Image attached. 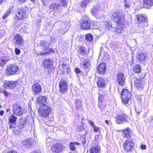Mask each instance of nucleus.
I'll list each match as a JSON object with an SVG mask.
<instances>
[{"label": "nucleus", "mask_w": 153, "mask_h": 153, "mask_svg": "<svg viewBox=\"0 0 153 153\" xmlns=\"http://www.w3.org/2000/svg\"><path fill=\"white\" fill-rule=\"evenodd\" d=\"M75 71L78 76V74H82V71H81L78 68H76L75 69Z\"/></svg>", "instance_id": "8fccbe9b"}, {"label": "nucleus", "mask_w": 153, "mask_h": 153, "mask_svg": "<svg viewBox=\"0 0 153 153\" xmlns=\"http://www.w3.org/2000/svg\"><path fill=\"white\" fill-rule=\"evenodd\" d=\"M111 14L114 21L118 26L115 29V32L117 34L121 33L124 27L125 23L124 16L117 12H112Z\"/></svg>", "instance_id": "f257e3e1"}, {"label": "nucleus", "mask_w": 153, "mask_h": 153, "mask_svg": "<svg viewBox=\"0 0 153 153\" xmlns=\"http://www.w3.org/2000/svg\"><path fill=\"white\" fill-rule=\"evenodd\" d=\"M47 97L45 96L39 95L36 98V102L40 106L45 105L47 103Z\"/></svg>", "instance_id": "9b49d317"}, {"label": "nucleus", "mask_w": 153, "mask_h": 153, "mask_svg": "<svg viewBox=\"0 0 153 153\" xmlns=\"http://www.w3.org/2000/svg\"><path fill=\"white\" fill-rule=\"evenodd\" d=\"M44 5H47V3L49 0H41Z\"/></svg>", "instance_id": "6e6d98bb"}, {"label": "nucleus", "mask_w": 153, "mask_h": 153, "mask_svg": "<svg viewBox=\"0 0 153 153\" xmlns=\"http://www.w3.org/2000/svg\"><path fill=\"white\" fill-rule=\"evenodd\" d=\"M147 120L149 122H151L153 120V116L149 117Z\"/></svg>", "instance_id": "bf43d9fd"}, {"label": "nucleus", "mask_w": 153, "mask_h": 153, "mask_svg": "<svg viewBox=\"0 0 153 153\" xmlns=\"http://www.w3.org/2000/svg\"><path fill=\"white\" fill-rule=\"evenodd\" d=\"M89 123L93 127L94 126V123L91 120H89Z\"/></svg>", "instance_id": "13d9d810"}, {"label": "nucleus", "mask_w": 153, "mask_h": 153, "mask_svg": "<svg viewBox=\"0 0 153 153\" xmlns=\"http://www.w3.org/2000/svg\"><path fill=\"white\" fill-rule=\"evenodd\" d=\"M15 51L16 55H19L21 52L20 50L17 48H15Z\"/></svg>", "instance_id": "5fc2aeb1"}, {"label": "nucleus", "mask_w": 153, "mask_h": 153, "mask_svg": "<svg viewBox=\"0 0 153 153\" xmlns=\"http://www.w3.org/2000/svg\"><path fill=\"white\" fill-rule=\"evenodd\" d=\"M80 25L81 28L84 30L95 29L97 27L96 22L86 20H83L80 23Z\"/></svg>", "instance_id": "7ed1b4c3"}, {"label": "nucleus", "mask_w": 153, "mask_h": 153, "mask_svg": "<svg viewBox=\"0 0 153 153\" xmlns=\"http://www.w3.org/2000/svg\"><path fill=\"white\" fill-rule=\"evenodd\" d=\"M61 67L62 68V74L65 75L67 74H68L70 73L71 71L68 65L63 63Z\"/></svg>", "instance_id": "cd10ccee"}, {"label": "nucleus", "mask_w": 153, "mask_h": 153, "mask_svg": "<svg viewBox=\"0 0 153 153\" xmlns=\"http://www.w3.org/2000/svg\"><path fill=\"white\" fill-rule=\"evenodd\" d=\"M7 153H17L16 151L15 150H11L9 151Z\"/></svg>", "instance_id": "e2e57ef3"}, {"label": "nucleus", "mask_w": 153, "mask_h": 153, "mask_svg": "<svg viewBox=\"0 0 153 153\" xmlns=\"http://www.w3.org/2000/svg\"><path fill=\"white\" fill-rule=\"evenodd\" d=\"M98 106L99 107L100 109L101 110L103 111L104 110V109L106 107V104H102V103L99 102Z\"/></svg>", "instance_id": "c03bdc74"}, {"label": "nucleus", "mask_w": 153, "mask_h": 153, "mask_svg": "<svg viewBox=\"0 0 153 153\" xmlns=\"http://www.w3.org/2000/svg\"><path fill=\"white\" fill-rule=\"evenodd\" d=\"M53 63V60L51 59H47L42 62V65L46 69H50L52 68Z\"/></svg>", "instance_id": "a211bd4d"}, {"label": "nucleus", "mask_w": 153, "mask_h": 153, "mask_svg": "<svg viewBox=\"0 0 153 153\" xmlns=\"http://www.w3.org/2000/svg\"><path fill=\"white\" fill-rule=\"evenodd\" d=\"M105 63H101L98 66L97 68V72L100 74H104L106 70Z\"/></svg>", "instance_id": "5701e85b"}, {"label": "nucleus", "mask_w": 153, "mask_h": 153, "mask_svg": "<svg viewBox=\"0 0 153 153\" xmlns=\"http://www.w3.org/2000/svg\"><path fill=\"white\" fill-rule=\"evenodd\" d=\"M105 27L107 30H110L112 28L111 25L109 23H107L105 25Z\"/></svg>", "instance_id": "de8ad7c7"}, {"label": "nucleus", "mask_w": 153, "mask_h": 153, "mask_svg": "<svg viewBox=\"0 0 153 153\" xmlns=\"http://www.w3.org/2000/svg\"><path fill=\"white\" fill-rule=\"evenodd\" d=\"M26 120L25 119L21 118L18 120L17 127L19 129L25 128L26 126Z\"/></svg>", "instance_id": "b1692460"}, {"label": "nucleus", "mask_w": 153, "mask_h": 153, "mask_svg": "<svg viewBox=\"0 0 153 153\" xmlns=\"http://www.w3.org/2000/svg\"><path fill=\"white\" fill-rule=\"evenodd\" d=\"M17 81H6L4 83V86L7 89L14 88L17 85Z\"/></svg>", "instance_id": "f3484780"}, {"label": "nucleus", "mask_w": 153, "mask_h": 153, "mask_svg": "<svg viewBox=\"0 0 153 153\" xmlns=\"http://www.w3.org/2000/svg\"><path fill=\"white\" fill-rule=\"evenodd\" d=\"M147 55L143 53H138L136 56V59L138 62L145 61L147 59Z\"/></svg>", "instance_id": "a878e982"}, {"label": "nucleus", "mask_w": 153, "mask_h": 153, "mask_svg": "<svg viewBox=\"0 0 153 153\" xmlns=\"http://www.w3.org/2000/svg\"><path fill=\"white\" fill-rule=\"evenodd\" d=\"M90 0H83L81 2V6L82 7H85L89 3Z\"/></svg>", "instance_id": "a19ab883"}, {"label": "nucleus", "mask_w": 153, "mask_h": 153, "mask_svg": "<svg viewBox=\"0 0 153 153\" xmlns=\"http://www.w3.org/2000/svg\"><path fill=\"white\" fill-rule=\"evenodd\" d=\"M142 106L138 105L135 107V111L137 113L139 114L142 111Z\"/></svg>", "instance_id": "49530a36"}, {"label": "nucleus", "mask_w": 153, "mask_h": 153, "mask_svg": "<svg viewBox=\"0 0 153 153\" xmlns=\"http://www.w3.org/2000/svg\"><path fill=\"white\" fill-rule=\"evenodd\" d=\"M97 84L99 88H104L105 86V81L104 79L100 78L97 81Z\"/></svg>", "instance_id": "7c9ffc66"}, {"label": "nucleus", "mask_w": 153, "mask_h": 153, "mask_svg": "<svg viewBox=\"0 0 153 153\" xmlns=\"http://www.w3.org/2000/svg\"><path fill=\"white\" fill-rule=\"evenodd\" d=\"M12 111L14 114L19 116H21L24 112L22 106L17 103H16L12 105Z\"/></svg>", "instance_id": "6e6552de"}, {"label": "nucleus", "mask_w": 153, "mask_h": 153, "mask_svg": "<svg viewBox=\"0 0 153 153\" xmlns=\"http://www.w3.org/2000/svg\"><path fill=\"white\" fill-rule=\"evenodd\" d=\"M106 91H104L102 93H99L98 100L99 103H102L104 100V97L106 95Z\"/></svg>", "instance_id": "e433bc0d"}, {"label": "nucleus", "mask_w": 153, "mask_h": 153, "mask_svg": "<svg viewBox=\"0 0 153 153\" xmlns=\"http://www.w3.org/2000/svg\"><path fill=\"white\" fill-rule=\"evenodd\" d=\"M31 88L33 92L35 95L39 94L42 91V87L41 85L37 83L33 84Z\"/></svg>", "instance_id": "4468645a"}, {"label": "nucleus", "mask_w": 153, "mask_h": 153, "mask_svg": "<svg viewBox=\"0 0 153 153\" xmlns=\"http://www.w3.org/2000/svg\"><path fill=\"white\" fill-rule=\"evenodd\" d=\"M134 86L140 90H142L143 88V85L142 83V80L140 78L137 77L134 79Z\"/></svg>", "instance_id": "2eb2a0df"}, {"label": "nucleus", "mask_w": 153, "mask_h": 153, "mask_svg": "<svg viewBox=\"0 0 153 153\" xmlns=\"http://www.w3.org/2000/svg\"><path fill=\"white\" fill-rule=\"evenodd\" d=\"M6 72L8 76L18 74L19 72V67L16 65L11 64L7 67Z\"/></svg>", "instance_id": "39448f33"}, {"label": "nucleus", "mask_w": 153, "mask_h": 153, "mask_svg": "<svg viewBox=\"0 0 153 153\" xmlns=\"http://www.w3.org/2000/svg\"><path fill=\"white\" fill-rule=\"evenodd\" d=\"M105 122L106 124H107L108 125H109V122L108 120H106L105 121Z\"/></svg>", "instance_id": "774afa93"}, {"label": "nucleus", "mask_w": 153, "mask_h": 153, "mask_svg": "<svg viewBox=\"0 0 153 153\" xmlns=\"http://www.w3.org/2000/svg\"><path fill=\"white\" fill-rule=\"evenodd\" d=\"M0 92L3 93L5 97L7 96L9 94V93L5 89L2 91L1 90Z\"/></svg>", "instance_id": "3c124183"}, {"label": "nucleus", "mask_w": 153, "mask_h": 153, "mask_svg": "<svg viewBox=\"0 0 153 153\" xmlns=\"http://www.w3.org/2000/svg\"><path fill=\"white\" fill-rule=\"evenodd\" d=\"M41 19H42L41 17L38 16V18H37V19H36V21L38 24H39L41 22Z\"/></svg>", "instance_id": "4d7b16f0"}, {"label": "nucleus", "mask_w": 153, "mask_h": 153, "mask_svg": "<svg viewBox=\"0 0 153 153\" xmlns=\"http://www.w3.org/2000/svg\"><path fill=\"white\" fill-rule=\"evenodd\" d=\"M46 53V52H42V53H39V54L42 55H44Z\"/></svg>", "instance_id": "338daca9"}, {"label": "nucleus", "mask_w": 153, "mask_h": 153, "mask_svg": "<svg viewBox=\"0 0 153 153\" xmlns=\"http://www.w3.org/2000/svg\"><path fill=\"white\" fill-rule=\"evenodd\" d=\"M85 39L88 42L92 43L93 42V36L90 33H88L85 36Z\"/></svg>", "instance_id": "c9c22d12"}, {"label": "nucleus", "mask_w": 153, "mask_h": 153, "mask_svg": "<svg viewBox=\"0 0 153 153\" xmlns=\"http://www.w3.org/2000/svg\"><path fill=\"white\" fill-rule=\"evenodd\" d=\"M49 42L46 41L42 40L40 41V45L43 47V49L45 50H46L49 45Z\"/></svg>", "instance_id": "2f4dec72"}, {"label": "nucleus", "mask_w": 153, "mask_h": 153, "mask_svg": "<svg viewBox=\"0 0 153 153\" xmlns=\"http://www.w3.org/2000/svg\"><path fill=\"white\" fill-rule=\"evenodd\" d=\"M124 6L125 7L128 8L130 7V4L129 2H128L127 0H124Z\"/></svg>", "instance_id": "09e8293b"}, {"label": "nucleus", "mask_w": 153, "mask_h": 153, "mask_svg": "<svg viewBox=\"0 0 153 153\" xmlns=\"http://www.w3.org/2000/svg\"><path fill=\"white\" fill-rule=\"evenodd\" d=\"M121 95L123 103L127 106V105L131 98V94L129 91L127 89H123L121 91Z\"/></svg>", "instance_id": "0eeeda50"}, {"label": "nucleus", "mask_w": 153, "mask_h": 153, "mask_svg": "<svg viewBox=\"0 0 153 153\" xmlns=\"http://www.w3.org/2000/svg\"><path fill=\"white\" fill-rule=\"evenodd\" d=\"M11 13L10 10L8 9L7 12L4 14L3 16V19H4L9 16Z\"/></svg>", "instance_id": "a18cd8bd"}, {"label": "nucleus", "mask_w": 153, "mask_h": 153, "mask_svg": "<svg viewBox=\"0 0 153 153\" xmlns=\"http://www.w3.org/2000/svg\"><path fill=\"white\" fill-rule=\"evenodd\" d=\"M79 130L80 131L83 132V131L84 133H82V135H84L85 136L87 133L86 131H85V129L84 128L83 126H80L79 127Z\"/></svg>", "instance_id": "37998d69"}, {"label": "nucleus", "mask_w": 153, "mask_h": 153, "mask_svg": "<svg viewBox=\"0 0 153 153\" xmlns=\"http://www.w3.org/2000/svg\"><path fill=\"white\" fill-rule=\"evenodd\" d=\"M141 67L140 65H135L134 66L133 71L136 73L139 74L141 72Z\"/></svg>", "instance_id": "4c0bfd02"}, {"label": "nucleus", "mask_w": 153, "mask_h": 153, "mask_svg": "<svg viewBox=\"0 0 153 153\" xmlns=\"http://www.w3.org/2000/svg\"><path fill=\"white\" fill-rule=\"evenodd\" d=\"M100 7L98 6H95L91 10V12L93 14L97 13L99 11Z\"/></svg>", "instance_id": "ea45409f"}, {"label": "nucleus", "mask_w": 153, "mask_h": 153, "mask_svg": "<svg viewBox=\"0 0 153 153\" xmlns=\"http://www.w3.org/2000/svg\"><path fill=\"white\" fill-rule=\"evenodd\" d=\"M143 6L145 8H150L153 6V0H143Z\"/></svg>", "instance_id": "bb28decb"}, {"label": "nucleus", "mask_w": 153, "mask_h": 153, "mask_svg": "<svg viewBox=\"0 0 153 153\" xmlns=\"http://www.w3.org/2000/svg\"><path fill=\"white\" fill-rule=\"evenodd\" d=\"M76 108L78 110H82V105L81 104V100L78 99L75 100Z\"/></svg>", "instance_id": "f704fd0d"}, {"label": "nucleus", "mask_w": 153, "mask_h": 153, "mask_svg": "<svg viewBox=\"0 0 153 153\" xmlns=\"http://www.w3.org/2000/svg\"><path fill=\"white\" fill-rule=\"evenodd\" d=\"M67 0H62L59 3H53L49 6V8L51 12L53 11H60L63 8V7L67 6Z\"/></svg>", "instance_id": "f03ea898"}, {"label": "nucleus", "mask_w": 153, "mask_h": 153, "mask_svg": "<svg viewBox=\"0 0 153 153\" xmlns=\"http://www.w3.org/2000/svg\"><path fill=\"white\" fill-rule=\"evenodd\" d=\"M138 105L143 106L144 105V101L142 100L141 97H140L138 98Z\"/></svg>", "instance_id": "79ce46f5"}, {"label": "nucleus", "mask_w": 153, "mask_h": 153, "mask_svg": "<svg viewBox=\"0 0 153 153\" xmlns=\"http://www.w3.org/2000/svg\"><path fill=\"white\" fill-rule=\"evenodd\" d=\"M123 146V149L126 152H131L134 149V143L132 139H129L124 141Z\"/></svg>", "instance_id": "423d86ee"}, {"label": "nucleus", "mask_w": 153, "mask_h": 153, "mask_svg": "<svg viewBox=\"0 0 153 153\" xmlns=\"http://www.w3.org/2000/svg\"><path fill=\"white\" fill-rule=\"evenodd\" d=\"M147 18L142 14H139L136 16V19L135 20V22L137 24H141L142 27H146L147 24Z\"/></svg>", "instance_id": "1a4fd4ad"}, {"label": "nucleus", "mask_w": 153, "mask_h": 153, "mask_svg": "<svg viewBox=\"0 0 153 153\" xmlns=\"http://www.w3.org/2000/svg\"><path fill=\"white\" fill-rule=\"evenodd\" d=\"M35 143L36 142L31 139L24 140L22 143L23 146L27 148H29L30 146H33Z\"/></svg>", "instance_id": "aec40b11"}, {"label": "nucleus", "mask_w": 153, "mask_h": 153, "mask_svg": "<svg viewBox=\"0 0 153 153\" xmlns=\"http://www.w3.org/2000/svg\"><path fill=\"white\" fill-rule=\"evenodd\" d=\"M93 129L94 131L95 132H98L99 131L100 132V131L99 129V127H96L95 126H94L93 127Z\"/></svg>", "instance_id": "864d4df0"}, {"label": "nucleus", "mask_w": 153, "mask_h": 153, "mask_svg": "<svg viewBox=\"0 0 153 153\" xmlns=\"http://www.w3.org/2000/svg\"><path fill=\"white\" fill-rule=\"evenodd\" d=\"M123 137L128 139H132L131 138L133 134L131 130L128 128H125L123 131L122 134Z\"/></svg>", "instance_id": "4be33fe9"}, {"label": "nucleus", "mask_w": 153, "mask_h": 153, "mask_svg": "<svg viewBox=\"0 0 153 153\" xmlns=\"http://www.w3.org/2000/svg\"><path fill=\"white\" fill-rule=\"evenodd\" d=\"M19 1L21 2V3H23V2H25L26 0H18Z\"/></svg>", "instance_id": "69168bd1"}, {"label": "nucleus", "mask_w": 153, "mask_h": 153, "mask_svg": "<svg viewBox=\"0 0 153 153\" xmlns=\"http://www.w3.org/2000/svg\"><path fill=\"white\" fill-rule=\"evenodd\" d=\"M141 148L143 149H145L146 148V146L145 145L141 144Z\"/></svg>", "instance_id": "680f3d73"}, {"label": "nucleus", "mask_w": 153, "mask_h": 153, "mask_svg": "<svg viewBox=\"0 0 153 153\" xmlns=\"http://www.w3.org/2000/svg\"><path fill=\"white\" fill-rule=\"evenodd\" d=\"M85 136L84 137V139L82 141V143L84 145V144H85L86 143V137L85 136Z\"/></svg>", "instance_id": "052dcab7"}, {"label": "nucleus", "mask_w": 153, "mask_h": 153, "mask_svg": "<svg viewBox=\"0 0 153 153\" xmlns=\"http://www.w3.org/2000/svg\"><path fill=\"white\" fill-rule=\"evenodd\" d=\"M59 92L60 93L63 94L67 91L68 89V85L65 80H61L59 82Z\"/></svg>", "instance_id": "9d476101"}, {"label": "nucleus", "mask_w": 153, "mask_h": 153, "mask_svg": "<svg viewBox=\"0 0 153 153\" xmlns=\"http://www.w3.org/2000/svg\"><path fill=\"white\" fill-rule=\"evenodd\" d=\"M12 42L13 43L19 46L22 45L24 42L23 40L22 36L18 34L16 35Z\"/></svg>", "instance_id": "dca6fc26"}, {"label": "nucleus", "mask_w": 153, "mask_h": 153, "mask_svg": "<svg viewBox=\"0 0 153 153\" xmlns=\"http://www.w3.org/2000/svg\"><path fill=\"white\" fill-rule=\"evenodd\" d=\"M82 64L83 68H87L89 67L91 65L90 60L88 59H84L82 61Z\"/></svg>", "instance_id": "473e14b6"}, {"label": "nucleus", "mask_w": 153, "mask_h": 153, "mask_svg": "<svg viewBox=\"0 0 153 153\" xmlns=\"http://www.w3.org/2000/svg\"><path fill=\"white\" fill-rule=\"evenodd\" d=\"M39 114L40 116L46 117L51 114V108L47 105L40 106L38 109Z\"/></svg>", "instance_id": "20e7f679"}, {"label": "nucleus", "mask_w": 153, "mask_h": 153, "mask_svg": "<svg viewBox=\"0 0 153 153\" xmlns=\"http://www.w3.org/2000/svg\"><path fill=\"white\" fill-rule=\"evenodd\" d=\"M78 52L82 55H85L86 53V48L82 46H80Z\"/></svg>", "instance_id": "58836bf2"}, {"label": "nucleus", "mask_w": 153, "mask_h": 153, "mask_svg": "<svg viewBox=\"0 0 153 153\" xmlns=\"http://www.w3.org/2000/svg\"><path fill=\"white\" fill-rule=\"evenodd\" d=\"M4 113V111H0V115L1 116H3Z\"/></svg>", "instance_id": "0e129e2a"}, {"label": "nucleus", "mask_w": 153, "mask_h": 153, "mask_svg": "<svg viewBox=\"0 0 153 153\" xmlns=\"http://www.w3.org/2000/svg\"><path fill=\"white\" fill-rule=\"evenodd\" d=\"M63 148V146H62L61 143H57L52 146L51 148V151L56 153H58L62 151Z\"/></svg>", "instance_id": "6ab92c4d"}, {"label": "nucleus", "mask_w": 153, "mask_h": 153, "mask_svg": "<svg viewBox=\"0 0 153 153\" xmlns=\"http://www.w3.org/2000/svg\"><path fill=\"white\" fill-rule=\"evenodd\" d=\"M54 51L53 49L49 48L48 51L46 52V53L47 54H50L51 53H54Z\"/></svg>", "instance_id": "603ef678"}, {"label": "nucleus", "mask_w": 153, "mask_h": 153, "mask_svg": "<svg viewBox=\"0 0 153 153\" xmlns=\"http://www.w3.org/2000/svg\"><path fill=\"white\" fill-rule=\"evenodd\" d=\"M25 12V10L22 8L18 10L16 15L18 20H19L23 19L26 14Z\"/></svg>", "instance_id": "393cba45"}, {"label": "nucleus", "mask_w": 153, "mask_h": 153, "mask_svg": "<svg viewBox=\"0 0 153 153\" xmlns=\"http://www.w3.org/2000/svg\"><path fill=\"white\" fill-rule=\"evenodd\" d=\"M14 114H12L8 117V120L10 123L9 127L10 128L14 127L15 126V123L16 121L17 117L14 115Z\"/></svg>", "instance_id": "412c9836"}, {"label": "nucleus", "mask_w": 153, "mask_h": 153, "mask_svg": "<svg viewBox=\"0 0 153 153\" xmlns=\"http://www.w3.org/2000/svg\"><path fill=\"white\" fill-rule=\"evenodd\" d=\"M76 145H79L80 144L77 142H70L69 143V146L70 149L72 151H75L76 149Z\"/></svg>", "instance_id": "72a5a7b5"}, {"label": "nucleus", "mask_w": 153, "mask_h": 153, "mask_svg": "<svg viewBox=\"0 0 153 153\" xmlns=\"http://www.w3.org/2000/svg\"><path fill=\"white\" fill-rule=\"evenodd\" d=\"M9 60V58L7 56H1L0 58V66H3Z\"/></svg>", "instance_id": "c756f323"}, {"label": "nucleus", "mask_w": 153, "mask_h": 153, "mask_svg": "<svg viewBox=\"0 0 153 153\" xmlns=\"http://www.w3.org/2000/svg\"><path fill=\"white\" fill-rule=\"evenodd\" d=\"M128 117L126 114H122L117 116L116 121L117 123L122 124L125 122L128 121Z\"/></svg>", "instance_id": "ddd939ff"}, {"label": "nucleus", "mask_w": 153, "mask_h": 153, "mask_svg": "<svg viewBox=\"0 0 153 153\" xmlns=\"http://www.w3.org/2000/svg\"><path fill=\"white\" fill-rule=\"evenodd\" d=\"M100 150V146L95 145L92 146L89 150L90 153H98Z\"/></svg>", "instance_id": "c85d7f7f"}, {"label": "nucleus", "mask_w": 153, "mask_h": 153, "mask_svg": "<svg viewBox=\"0 0 153 153\" xmlns=\"http://www.w3.org/2000/svg\"><path fill=\"white\" fill-rule=\"evenodd\" d=\"M126 79V76L123 73H119L117 76L116 80L117 82L119 85L121 86H123L125 83Z\"/></svg>", "instance_id": "f8f14e48"}]
</instances>
